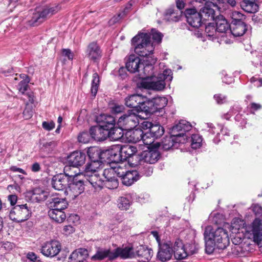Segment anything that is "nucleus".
Instances as JSON below:
<instances>
[{"instance_id":"f257e3e1","label":"nucleus","mask_w":262,"mask_h":262,"mask_svg":"<svg viewBox=\"0 0 262 262\" xmlns=\"http://www.w3.org/2000/svg\"><path fill=\"white\" fill-rule=\"evenodd\" d=\"M163 37L161 33L152 29L150 33H140L132 39V44L135 53L140 56L146 58V62L144 68V72L152 70V64L157 60L154 57L152 52L156 44L160 43Z\"/></svg>"},{"instance_id":"f03ea898","label":"nucleus","mask_w":262,"mask_h":262,"mask_svg":"<svg viewBox=\"0 0 262 262\" xmlns=\"http://www.w3.org/2000/svg\"><path fill=\"white\" fill-rule=\"evenodd\" d=\"M205 250L207 254H212L215 250H223L230 244L228 231L222 227L206 228L204 233Z\"/></svg>"},{"instance_id":"7ed1b4c3","label":"nucleus","mask_w":262,"mask_h":262,"mask_svg":"<svg viewBox=\"0 0 262 262\" xmlns=\"http://www.w3.org/2000/svg\"><path fill=\"white\" fill-rule=\"evenodd\" d=\"M147 74L145 77H141V81L139 83V86L142 88L156 91H161L164 89L166 82L172 80V72L170 69H165L162 73H160L157 77L151 76Z\"/></svg>"},{"instance_id":"20e7f679","label":"nucleus","mask_w":262,"mask_h":262,"mask_svg":"<svg viewBox=\"0 0 262 262\" xmlns=\"http://www.w3.org/2000/svg\"><path fill=\"white\" fill-rule=\"evenodd\" d=\"M100 124L90 128L92 138L97 141L105 140L109 135V128H112L115 122L114 117L110 115L102 114L98 118Z\"/></svg>"},{"instance_id":"39448f33","label":"nucleus","mask_w":262,"mask_h":262,"mask_svg":"<svg viewBox=\"0 0 262 262\" xmlns=\"http://www.w3.org/2000/svg\"><path fill=\"white\" fill-rule=\"evenodd\" d=\"M67 174L70 178H72V180L68 184V187L66 189L64 193L69 199L74 200L84 190V181L80 178L83 176L80 173H68Z\"/></svg>"},{"instance_id":"423d86ee","label":"nucleus","mask_w":262,"mask_h":262,"mask_svg":"<svg viewBox=\"0 0 262 262\" xmlns=\"http://www.w3.org/2000/svg\"><path fill=\"white\" fill-rule=\"evenodd\" d=\"M60 9L58 5L45 8L41 10H36L31 19L28 21V25L37 26L43 22L46 19L57 12Z\"/></svg>"},{"instance_id":"0eeeda50","label":"nucleus","mask_w":262,"mask_h":262,"mask_svg":"<svg viewBox=\"0 0 262 262\" xmlns=\"http://www.w3.org/2000/svg\"><path fill=\"white\" fill-rule=\"evenodd\" d=\"M139 124V116L134 110H129L119 117L117 124L124 130H131Z\"/></svg>"},{"instance_id":"6e6552de","label":"nucleus","mask_w":262,"mask_h":262,"mask_svg":"<svg viewBox=\"0 0 262 262\" xmlns=\"http://www.w3.org/2000/svg\"><path fill=\"white\" fill-rule=\"evenodd\" d=\"M126 136L129 142L133 143L142 142L147 145V147L154 142V139L149 137L148 133H144L140 128L129 130L127 133Z\"/></svg>"},{"instance_id":"1a4fd4ad","label":"nucleus","mask_w":262,"mask_h":262,"mask_svg":"<svg viewBox=\"0 0 262 262\" xmlns=\"http://www.w3.org/2000/svg\"><path fill=\"white\" fill-rule=\"evenodd\" d=\"M167 99L165 97H157L151 100L147 98L146 106H141L146 114H152L164 108L167 104Z\"/></svg>"},{"instance_id":"9d476101","label":"nucleus","mask_w":262,"mask_h":262,"mask_svg":"<svg viewBox=\"0 0 262 262\" xmlns=\"http://www.w3.org/2000/svg\"><path fill=\"white\" fill-rule=\"evenodd\" d=\"M94 154L100 159H107L115 162L121 161L119 144L113 145L110 148L102 151L96 150Z\"/></svg>"},{"instance_id":"9b49d317","label":"nucleus","mask_w":262,"mask_h":262,"mask_svg":"<svg viewBox=\"0 0 262 262\" xmlns=\"http://www.w3.org/2000/svg\"><path fill=\"white\" fill-rule=\"evenodd\" d=\"M61 248L60 243L58 241L52 240L43 243L40 250L44 256L53 257L59 253Z\"/></svg>"},{"instance_id":"f8f14e48","label":"nucleus","mask_w":262,"mask_h":262,"mask_svg":"<svg viewBox=\"0 0 262 262\" xmlns=\"http://www.w3.org/2000/svg\"><path fill=\"white\" fill-rule=\"evenodd\" d=\"M159 250L157 253V259L162 261L165 262L170 260L173 254L172 243L170 241L159 243Z\"/></svg>"},{"instance_id":"ddd939ff","label":"nucleus","mask_w":262,"mask_h":262,"mask_svg":"<svg viewBox=\"0 0 262 262\" xmlns=\"http://www.w3.org/2000/svg\"><path fill=\"white\" fill-rule=\"evenodd\" d=\"M192 126L186 120H181L171 128L170 134L182 141L184 138L185 141L187 138L185 133L190 130Z\"/></svg>"},{"instance_id":"4468645a","label":"nucleus","mask_w":262,"mask_h":262,"mask_svg":"<svg viewBox=\"0 0 262 262\" xmlns=\"http://www.w3.org/2000/svg\"><path fill=\"white\" fill-rule=\"evenodd\" d=\"M192 126L186 120H181L171 128L170 134L182 141L184 138L185 141L187 138L185 133L190 130Z\"/></svg>"},{"instance_id":"2eb2a0df","label":"nucleus","mask_w":262,"mask_h":262,"mask_svg":"<svg viewBox=\"0 0 262 262\" xmlns=\"http://www.w3.org/2000/svg\"><path fill=\"white\" fill-rule=\"evenodd\" d=\"M141 127L144 130L148 129L147 132L149 137H151L155 140V138L161 137L164 133V128L158 123L153 124L147 121H144L141 123Z\"/></svg>"},{"instance_id":"dca6fc26","label":"nucleus","mask_w":262,"mask_h":262,"mask_svg":"<svg viewBox=\"0 0 262 262\" xmlns=\"http://www.w3.org/2000/svg\"><path fill=\"white\" fill-rule=\"evenodd\" d=\"M146 96L139 94H134L126 98L125 104L128 107L136 108L144 112L141 106H146Z\"/></svg>"},{"instance_id":"f3484780","label":"nucleus","mask_w":262,"mask_h":262,"mask_svg":"<svg viewBox=\"0 0 262 262\" xmlns=\"http://www.w3.org/2000/svg\"><path fill=\"white\" fill-rule=\"evenodd\" d=\"M103 176L105 179L104 182L105 187L111 189L117 188L118 181L114 167L105 168L104 170Z\"/></svg>"},{"instance_id":"a211bd4d","label":"nucleus","mask_w":262,"mask_h":262,"mask_svg":"<svg viewBox=\"0 0 262 262\" xmlns=\"http://www.w3.org/2000/svg\"><path fill=\"white\" fill-rule=\"evenodd\" d=\"M86 156L84 154L79 151H74L68 157V162L69 166H66L64 170L67 172L70 169V167H77L84 163Z\"/></svg>"},{"instance_id":"6ab92c4d","label":"nucleus","mask_w":262,"mask_h":262,"mask_svg":"<svg viewBox=\"0 0 262 262\" xmlns=\"http://www.w3.org/2000/svg\"><path fill=\"white\" fill-rule=\"evenodd\" d=\"M248 233L258 244L262 241V220L255 219L248 228Z\"/></svg>"},{"instance_id":"aec40b11","label":"nucleus","mask_w":262,"mask_h":262,"mask_svg":"<svg viewBox=\"0 0 262 262\" xmlns=\"http://www.w3.org/2000/svg\"><path fill=\"white\" fill-rule=\"evenodd\" d=\"M160 154L157 150H145L139 153V162L147 164H154L158 161Z\"/></svg>"},{"instance_id":"412c9836","label":"nucleus","mask_w":262,"mask_h":262,"mask_svg":"<svg viewBox=\"0 0 262 262\" xmlns=\"http://www.w3.org/2000/svg\"><path fill=\"white\" fill-rule=\"evenodd\" d=\"M186 20L190 26L198 28L202 24V17L195 9H188L185 12Z\"/></svg>"},{"instance_id":"4be33fe9","label":"nucleus","mask_w":262,"mask_h":262,"mask_svg":"<svg viewBox=\"0 0 262 262\" xmlns=\"http://www.w3.org/2000/svg\"><path fill=\"white\" fill-rule=\"evenodd\" d=\"M119 149L121 152V161L131 157L133 159H138L139 154H136L137 152L136 146L130 145H119Z\"/></svg>"},{"instance_id":"5701e85b","label":"nucleus","mask_w":262,"mask_h":262,"mask_svg":"<svg viewBox=\"0 0 262 262\" xmlns=\"http://www.w3.org/2000/svg\"><path fill=\"white\" fill-rule=\"evenodd\" d=\"M173 254L176 259H183L188 256L186 248L180 239H177L172 245Z\"/></svg>"},{"instance_id":"b1692460","label":"nucleus","mask_w":262,"mask_h":262,"mask_svg":"<svg viewBox=\"0 0 262 262\" xmlns=\"http://www.w3.org/2000/svg\"><path fill=\"white\" fill-rule=\"evenodd\" d=\"M152 250L143 245L137 247L135 251V256L138 257L140 262H148L152 255Z\"/></svg>"},{"instance_id":"393cba45","label":"nucleus","mask_w":262,"mask_h":262,"mask_svg":"<svg viewBox=\"0 0 262 262\" xmlns=\"http://www.w3.org/2000/svg\"><path fill=\"white\" fill-rule=\"evenodd\" d=\"M67 174H59L54 176L52 180V185L53 187L58 190H62L66 189V186L68 185V178Z\"/></svg>"},{"instance_id":"a878e982","label":"nucleus","mask_w":262,"mask_h":262,"mask_svg":"<svg viewBox=\"0 0 262 262\" xmlns=\"http://www.w3.org/2000/svg\"><path fill=\"white\" fill-rule=\"evenodd\" d=\"M205 2V6L200 10L199 12L202 19L204 20L214 19V10L212 6H215V5L210 1Z\"/></svg>"},{"instance_id":"bb28decb","label":"nucleus","mask_w":262,"mask_h":262,"mask_svg":"<svg viewBox=\"0 0 262 262\" xmlns=\"http://www.w3.org/2000/svg\"><path fill=\"white\" fill-rule=\"evenodd\" d=\"M102 161L99 160H92L88 163L85 167L84 171L80 174L82 176H90V174L96 173L102 165Z\"/></svg>"},{"instance_id":"cd10ccee","label":"nucleus","mask_w":262,"mask_h":262,"mask_svg":"<svg viewBox=\"0 0 262 262\" xmlns=\"http://www.w3.org/2000/svg\"><path fill=\"white\" fill-rule=\"evenodd\" d=\"M88 256L89 253L87 249L79 248L71 253L69 257V262H83Z\"/></svg>"},{"instance_id":"c85d7f7f","label":"nucleus","mask_w":262,"mask_h":262,"mask_svg":"<svg viewBox=\"0 0 262 262\" xmlns=\"http://www.w3.org/2000/svg\"><path fill=\"white\" fill-rule=\"evenodd\" d=\"M119 256L124 259L132 258L135 257V253L132 247H126L123 249L118 248L113 251V255L111 258L115 259Z\"/></svg>"},{"instance_id":"c756f323","label":"nucleus","mask_w":262,"mask_h":262,"mask_svg":"<svg viewBox=\"0 0 262 262\" xmlns=\"http://www.w3.org/2000/svg\"><path fill=\"white\" fill-rule=\"evenodd\" d=\"M139 57L134 55H130L126 63V69L130 73H135L139 71V69L142 66Z\"/></svg>"},{"instance_id":"7c9ffc66","label":"nucleus","mask_w":262,"mask_h":262,"mask_svg":"<svg viewBox=\"0 0 262 262\" xmlns=\"http://www.w3.org/2000/svg\"><path fill=\"white\" fill-rule=\"evenodd\" d=\"M48 207L53 211L61 212L63 210L67 208L68 203L65 199L55 198L52 199V201H49Z\"/></svg>"},{"instance_id":"2f4dec72","label":"nucleus","mask_w":262,"mask_h":262,"mask_svg":"<svg viewBox=\"0 0 262 262\" xmlns=\"http://www.w3.org/2000/svg\"><path fill=\"white\" fill-rule=\"evenodd\" d=\"M247 30L246 24L243 21H238L236 24H231L228 33L234 36H241L245 34Z\"/></svg>"},{"instance_id":"473e14b6","label":"nucleus","mask_w":262,"mask_h":262,"mask_svg":"<svg viewBox=\"0 0 262 262\" xmlns=\"http://www.w3.org/2000/svg\"><path fill=\"white\" fill-rule=\"evenodd\" d=\"M87 55L90 59L94 61L101 57V51L96 42H93L89 44L87 49Z\"/></svg>"},{"instance_id":"72a5a7b5","label":"nucleus","mask_w":262,"mask_h":262,"mask_svg":"<svg viewBox=\"0 0 262 262\" xmlns=\"http://www.w3.org/2000/svg\"><path fill=\"white\" fill-rule=\"evenodd\" d=\"M216 30V32L228 33L227 31L230 28V26L228 23L227 20L222 15H219L215 18Z\"/></svg>"},{"instance_id":"f704fd0d","label":"nucleus","mask_w":262,"mask_h":262,"mask_svg":"<svg viewBox=\"0 0 262 262\" xmlns=\"http://www.w3.org/2000/svg\"><path fill=\"white\" fill-rule=\"evenodd\" d=\"M139 179V173L137 170L127 171L122 178V183L130 186Z\"/></svg>"},{"instance_id":"c9c22d12","label":"nucleus","mask_w":262,"mask_h":262,"mask_svg":"<svg viewBox=\"0 0 262 262\" xmlns=\"http://www.w3.org/2000/svg\"><path fill=\"white\" fill-rule=\"evenodd\" d=\"M86 180L92 185L95 189L102 188L105 186L104 180H102L99 178V175L96 173L90 174V176H83Z\"/></svg>"},{"instance_id":"e433bc0d","label":"nucleus","mask_w":262,"mask_h":262,"mask_svg":"<svg viewBox=\"0 0 262 262\" xmlns=\"http://www.w3.org/2000/svg\"><path fill=\"white\" fill-rule=\"evenodd\" d=\"M113 255V252H112L110 249H106L103 248H99L96 251L95 255L92 257V259L94 260H101L108 257L110 260H113L114 258H112Z\"/></svg>"},{"instance_id":"4c0bfd02","label":"nucleus","mask_w":262,"mask_h":262,"mask_svg":"<svg viewBox=\"0 0 262 262\" xmlns=\"http://www.w3.org/2000/svg\"><path fill=\"white\" fill-rule=\"evenodd\" d=\"M114 124H115V123ZM123 129H124L123 127L120 126L116 127H115V125H114L112 128H109V135L107 138H110V139L112 141H118L121 139L124 135Z\"/></svg>"},{"instance_id":"58836bf2","label":"nucleus","mask_w":262,"mask_h":262,"mask_svg":"<svg viewBox=\"0 0 262 262\" xmlns=\"http://www.w3.org/2000/svg\"><path fill=\"white\" fill-rule=\"evenodd\" d=\"M31 193V199L37 202L45 201L49 195L48 191L40 188H34L32 190Z\"/></svg>"},{"instance_id":"ea45409f","label":"nucleus","mask_w":262,"mask_h":262,"mask_svg":"<svg viewBox=\"0 0 262 262\" xmlns=\"http://www.w3.org/2000/svg\"><path fill=\"white\" fill-rule=\"evenodd\" d=\"M185 139L183 141L181 139H179L178 137L172 136L170 134V136L167 137L162 141V147L165 150H168L174 146L176 143H184Z\"/></svg>"},{"instance_id":"a19ab883","label":"nucleus","mask_w":262,"mask_h":262,"mask_svg":"<svg viewBox=\"0 0 262 262\" xmlns=\"http://www.w3.org/2000/svg\"><path fill=\"white\" fill-rule=\"evenodd\" d=\"M241 7L245 11L248 13H255L258 11V6L254 2L243 0L241 2Z\"/></svg>"},{"instance_id":"79ce46f5","label":"nucleus","mask_w":262,"mask_h":262,"mask_svg":"<svg viewBox=\"0 0 262 262\" xmlns=\"http://www.w3.org/2000/svg\"><path fill=\"white\" fill-rule=\"evenodd\" d=\"M181 11L174 10L173 8H170L166 10L165 13V19L167 21H178L181 16Z\"/></svg>"},{"instance_id":"37998d69","label":"nucleus","mask_w":262,"mask_h":262,"mask_svg":"<svg viewBox=\"0 0 262 262\" xmlns=\"http://www.w3.org/2000/svg\"><path fill=\"white\" fill-rule=\"evenodd\" d=\"M144 163H142L140 164V162H139V164H136V165L138 166V172L139 173V177L145 176L146 177L150 176L153 172L152 168L147 164L144 165Z\"/></svg>"},{"instance_id":"c03bdc74","label":"nucleus","mask_w":262,"mask_h":262,"mask_svg":"<svg viewBox=\"0 0 262 262\" xmlns=\"http://www.w3.org/2000/svg\"><path fill=\"white\" fill-rule=\"evenodd\" d=\"M19 76L22 80L19 82L18 85V90L19 92L24 94L27 90L28 86V83L29 82L30 80L28 76L26 74H20Z\"/></svg>"},{"instance_id":"a18cd8bd","label":"nucleus","mask_w":262,"mask_h":262,"mask_svg":"<svg viewBox=\"0 0 262 262\" xmlns=\"http://www.w3.org/2000/svg\"><path fill=\"white\" fill-rule=\"evenodd\" d=\"M99 83V78L98 75L97 73H95L93 75V80L91 89V93L93 97H95L97 93Z\"/></svg>"},{"instance_id":"49530a36","label":"nucleus","mask_w":262,"mask_h":262,"mask_svg":"<svg viewBox=\"0 0 262 262\" xmlns=\"http://www.w3.org/2000/svg\"><path fill=\"white\" fill-rule=\"evenodd\" d=\"M185 247L187 251L188 256L196 253L199 248V245L193 241H191L190 243L187 244L185 246Z\"/></svg>"},{"instance_id":"de8ad7c7","label":"nucleus","mask_w":262,"mask_h":262,"mask_svg":"<svg viewBox=\"0 0 262 262\" xmlns=\"http://www.w3.org/2000/svg\"><path fill=\"white\" fill-rule=\"evenodd\" d=\"M130 201L127 197L122 196L118 200V207L122 210H126L130 206Z\"/></svg>"},{"instance_id":"09e8293b","label":"nucleus","mask_w":262,"mask_h":262,"mask_svg":"<svg viewBox=\"0 0 262 262\" xmlns=\"http://www.w3.org/2000/svg\"><path fill=\"white\" fill-rule=\"evenodd\" d=\"M125 165V164L121 163L117 164V165L114 167L117 177H120L121 179L123 178V176L127 171Z\"/></svg>"},{"instance_id":"8fccbe9b","label":"nucleus","mask_w":262,"mask_h":262,"mask_svg":"<svg viewBox=\"0 0 262 262\" xmlns=\"http://www.w3.org/2000/svg\"><path fill=\"white\" fill-rule=\"evenodd\" d=\"M202 138L198 134L193 135L191 137V147L193 149H197L202 145Z\"/></svg>"},{"instance_id":"3c124183","label":"nucleus","mask_w":262,"mask_h":262,"mask_svg":"<svg viewBox=\"0 0 262 262\" xmlns=\"http://www.w3.org/2000/svg\"><path fill=\"white\" fill-rule=\"evenodd\" d=\"M205 32L208 37H212V39L219 37L215 27L211 24H209L206 27Z\"/></svg>"},{"instance_id":"603ef678","label":"nucleus","mask_w":262,"mask_h":262,"mask_svg":"<svg viewBox=\"0 0 262 262\" xmlns=\"http://www.w3.org/2000/svg\"><path fill=\"white\" fill-rule=\"evenodd\" d=\"M92 138L91 133L88 132H83L79 134L78 140L79 142L87 143L90 141Z\"/></svg>"},{"instance_id":"864d4df0","label":"nucleus","mask_w":262,"mask_h":262,"mask_svg":"<svg viewBox=\"0 0 262 262\" xmlns=\"http://www.w3.org/2000/svg\"><path fill=\"white\" fill-rule=\"evenodd\" d=\"M230 17L232 19L231 24H236L238 21H243L242 19L244 17V15L238 11H234L231 13Z\"/></svg>"},{"instance_id":"5fc2aeb1","label":"nucleus","mask_w":262,"mask_h":262,"mask_svg":"<svg viewBox=\"0 0 262 262\" xmlns=\"http://www.w3.org/2000/svg\"><path fill=\"white\" fill-rule=\"evenodd\" d=\"M49 216L57 223H61L67 219L66 214H49Z\"/></svg>"},{"instance_id":"6e6d98bb","label":"nucleus","mask_w":262,"mask_h":262,"mask_svg":"<svg viewBox=\"0 0 262 262\" xmlns=\"http://www.w3.org/2000/svg\"><path fill=\"white\" fill-rule=\"evenodd\" d=\"M18 214H9V217L13 222L21 223L27 220L30 217V214H27L24 217H21L19 215H16Z\"/></svg>"},{"instance_id":"4d7b16f0","label":"nucleus","mask_w":262,"mask_h":262,"mask_svg":"<svg viewBox=\"0 0 262 262\" xmlns=\"http://www.w3.org/2000/svg\"><path fill=\"white\" fill-rule=\"evenodd\" d=\"M203 129L207 130V131L211 133L212 134H214L215 133L219 134V132H218L219 130L217 129V126H214L212 123H206L204 124Z\"/></svg>"},{"instance_id":"13d9d810","label":"nucleus","mask_w":262,"mask_h":262,"mask_svg":"<svg viewBox=\"0 0 262 262\" xmlns=\"http://www.w3.org/2000/svg\"><path fill=\"white\" fill-rule=\"evenodd\" d=\"M110 111L112 114L114 115H117L120 113H122L124 109V107L122 105L114 104L113 106L110 107Z\"/></svg>"},{"instance_id":"bf43d9fd","label":"nucleus","mask_w":262,"mask_h":262,"mask_svg":"<svg viewBox=\"0 0 262 262\" xmlns=\"http://www.w3.org/2000/svg\"><path fill=\"white\" fill-rule=\"evenodd\" d=\"M80 218L78 214H69V216H67V221L69 223H72L76 225L79 223Z\"/></svg>"},{"instance_id":"052dcab7","label":"nucleus","mask_w":262,"mask_h":262,"mask_svg":"<svg viewBox=\"0 0 262 262\" xmlns=\"http://www.w3.org/2000/svg\"><path fill=\"white\" fill-rule=\"evenodd\" d=\"M1 247L7 251H10L15 247V244L8 241L2 242L1 243Z\"/></svg>"},{"instance_id":"680f3d73","label":"nucleus","mask_w":262,"mask_h":262,"mask_svg":"<svg viewBox=\"0 0 262 262\" xmlns=\"http://www.w3.org/2000/svg\"><path fill=\"white\" fill-rule=\"evenodd\" d=\"M250 81L256 88H259L262 86V78L258 76L252 77Z\"/></svg>"},{"instance_id":"e2e57ef3","label":"nucleus","mask_w":262,"mask_h":262,"mask_svg":"<svg viewBox=\"0 0 262 262\" xmlns=\"http://www.w3.org/2000/svg\"><path fill=\"white\" fill-rule=\"evenodd\" d=\"M233 243L234 244V246L233 248H232V253L237 255H241L242 253V248L237 243H235V241H233Z\"/></svg>"},{"instance_id":"0e129e2a","label":"nucleus","mask_w":262,"mask_h":262,"mask_svg":"<svg viewBox=\"0 0 262 262\" xmlns=\"http://www.w3.org/2000/svg\"><path fill=\"white\" fill-rule=\"evenodd\" d=\"M42 126L45 130L50 131L55 127V124L53 121L50 122L44 121L42 123Z\"/></svg>"},{"instance_id":"69168bd1","label":"nucleus","mask_w":262,"mask_h":262,"mask_svg":"<svg viewBox=\"0 0 262 262\" xmlns=\"http://www.w3.org/2000/svg\"><path fill=\"white\" fill-rule=\"evenodd\" d=\"M214 98L218 104H223L227 101L226 97L222 94L214 95Z\"/></svg>"},{"instance_id":"338daca9","label":"nucleus","mask_w":262,"mask_h":262,"mask_svg":"<svg viewBox=\"0 0 262 262\" xmlns=\"http://www.w3.org/2000/svg\"><path fill=\"white\" fill-rule=\"evenodd\" d=\"M33 115V111L29 106H27L23 112V116L25 119L30 118Z\"/></svg>"},{"instance_id":"774afa93","label":"nucleus","mask_w":262,"mask_h":262,"mask_svg":"<svg viewBox=\"0 0 262 262\" xmlns=\"http://www.w3.org/2000/svg\"><path fill=\"white\" fill-rule=\"evenodd\" d=\"M62 54L63 56L67 57L69 60H72L73 58L74 54L70 49H63Z\"/></svg>"}]
</instances>
